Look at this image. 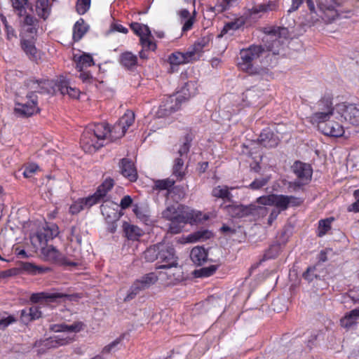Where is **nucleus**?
<instances>
[{"label":"nucleus","mask_w":359,"mask_h":359,"mask_svg":"<svg viewBox=\"0 0 359 359\" xmlns=\"http://www.w3.org/2000/svg\"><path fill=\"white\" fill-rule=\"evenodd\" d=\"M163 218L170 222L168 232L172 234L180 233L186 224H197L207 217H203L202 212L189 209L184 205L177 206L170 205L162 212Z\"/></svg>","instance_id":"obj_1"},{"label":"nucleus","mask_w":359,"mask_h":359,"mask_svg":"<svg viewBox=\"0 0 359 359\" xmlns=\"http://www.w3.org/2000/svg\"><path fill=\"white\" fill-rule=\"evenodd\" d=\"M109 125L106 123L90 124L83 130L80 140L82 149L86 153L95 152L108 140Z\"/></svg>","instance_id":"obj_2"},{"label":"nucleus","mask_w":359,"mask_h":359,"mask_svg":"<svg viewBox=\"0 0 359 359\" xmlns=\"http://www.w3.org/2000/svg\"><path fill=\"white\" fill-rule=\"evenodd\" d=\"M198 91L197 83L195 81H188L182 87V90L175 97H170L159 106L156 115L158 117H165L180 109L183 102L194 96Z\"/></svg>","instance_id":"obj_3"},{"label":"nucleus","mask_w":359,"mask_h":359,"mask_svg":"<svg viewBox=\"0 0 359 359\" xmlns=\"http://www.w3.org/2000/svg\"><path fill=\"white\" fill-rule=\"evenodd\" d=\"M265 51L266 49L262 45L256 44L241 49L238 57V69L250 75L258 74L259 68L257 67V62Z\"/></svg>","instance_id":"obj_4"},{"label":"nucleus","mask_w":359,"mask_h":359,"mask_svg":"<svg viewBox=\"0 0 359 359\" xmlns=\"http://www.w3.org/2000/svg\"><path fill=\"white\" fill-rule=\"evenodd\" d=\"M85 325L81 321H76L72 325L65 323L55 325L53 327L55 332L60 334L54 335L43 341V346L47 348H55L65 346L74 341V335L70 336L66 332L77 333L83 330Z\"/></svg>","instance_id":"obj_5"},{"label":"nucleus","mask_w":359,"mask_h":359,"mask_svg":"<svg viewBox=\"0 0 359 359\" xmlns=\"http://www.w3.org/2000/svg\"><path fill=\"white\" fill-rule=\"evenodd\" d=\"M333 97L330 94L324 95L315 104L316 111L309 116V121L315 125L326 122L334 115Z\"/></svg>","instance_id":"obj_6"},{"label":"nucleus","mask_w":359,"mask_h":359,"mask_svg":"<svg viewBox=\"0 0 359 359\" xmlns=\"http://www.w3.org/2000/svg\"><path fill=\"white\" fill-rule=\"evenodd\" d=\"M59 233L58 227L55 224H46L41 229H39L36 233L30 236L32 245L35 251H41L48 247V243L55 238Z\"/></svg>","instance_id":"obj_7"},{"label":"nucleus","mask_w":359,"mask_h":359,"mask_svg":"<svg viewBox=\"0 0 359 359\" xmlns=\"http://www.w3.org/2000/svg\"><path fill=\"white\" fill-rule=\"evenodd\" d=\"M178 257L174 247L165 243H159L156 269H177Z\"/></svg>","instance_id":"obj_8"},{"label":"nucleus","mask_w":359,"mask_h":359,"mask_svg":"<svg viewBox=\"0 0 359 359\" xmlns=\"http://www.w3.org/2000/svg\"><path fill=\"white\" fill-rule=\"evenodd\" d=\"M42 259L50 263L61 266H76L77 263L69 260L55 247L50 245L41 251Z\"/></svg>","instance_id":"obj_9"},{"label":"nucleus","mask_w":359,"mask_h":359,"mask_svg":"<svg viewBox=\"0 0 359 359\" xmlns=\"http://www.w3.org/2000/svg\"><path fill=\"white\" fill-rule=\"evenodd\" d=\"M27 101L25 102L16 101L14 111L20 117H30L39 112L38 107V96L32 93L26 95Z\"/></svg>","instance_id":"obj_10"},{"label":"nucleus","mask_w":359,"mask_h":359,"mask_svg":"<svg viewBox=\"0 0 359 359\" xmlns=\"http://www.w3.org/2000/svg\"><path fill=\"white\" fill-rule=\"evenodd\" d=\"M291 168L297 177L295 181L292 182L294 187H301L311 182L313 169L309 164L297 161L292 165Z\"/></svg>","instance_id":"obj_11"},{"label":"nucleus","mask_w":359,"mask_h":359,"mask_svg":"<svg viewBox=\"0 0 359 359\" xmlns=\"http://www.w3.org/2000/svg\"><path fill=\"white\" fill-rule=\"evenodd\" d=\"M336 111L346 123L355 126H359V105L342 102L337 105Z\"/></svg>","instance_id":"obj_12"},{"label":"nucleus","mask_w":359,"mask_h":359,"mask_svg":"<svg viewBox=\"0 0 359 359\" xmlns=\"http://www.w3.org/2000/svg\"><path fill=\"white\" fill-rule=\"evenodd\" d=\"M102 215L107 224V230L110 233H114L117 229V222L121 217L118 210V205L115 203L107 202L100 206Z\"/></svg>","instance_id":"obj_13"},{"label":"nucleus","mask_w":359,"mask_h":359,"mask_svg":"<svg viewBox=\"0 0 359 359\" xmlns=\"http://www.w3.org/2000/svg\"><path fill=\"white\" fill-rule=\"evenodd\" d=\"M25 86L29 90L27 93L48 94L52 92L53 83L51 80L48 79L31 77L25 80Z\"/></svg>","instance_id":"obj_14"},{"label":"nucleus","mask_w":359,"mask_h":359,"mask_svg":"<svg viewBox=\"0 0 359 359\" xmlns=\"http://www.w3.org/2000/svg\"><path fill=\"white\" fill-rule=\"evenodd\" d=\"M257 203L262 205H273L281 210L288 208V196L283 194H270L257 198Z\"/></svg>","instance_id":"obj_15"},{"label":"nucleus","mask_w":359,"mask_h":359,"mask_svg":"<svg viewBox=\"0 0 359 359\" xmlns=\"http://www.w3.org/2000/svg\"><path fill=\"white\" fill-rule=\"evenodd\" d=\"M318 126V130L325 135L332 137H340L344 134V126L334 121V120L329 119L326 122L320 123H316Z\"/></svg>","instance_id":"obj_16"},{"label":"nucleus","mask_w":359,"mask_h":359,"mask_svg":"<svg viewBox=\"0 0 359 359\" xmlns=\"http://www.w3.org/2000/svg\"><path fill=\"white\" fill-rule=\"evenodd\" d=\"M36 41V37L26 38V36H22L20 39V47L30 60L37 62L41 57L35 46Z\"/></svg>","instance_id":"obj_17"},{"label":"nucleus","mask_w":359,"mask_h":359,"mask_svg":"<svg viewBox=\"0 0 359 359\" xmlns=\"http://www.w3.org/2000/svg\"><path fill=\"white\" fill-rule=\"evenodd\" d=\"M39 27V20L31 15H27L22 22V32L20 37L26 36V38L36 37Z\"/></svg>","instance_id":"obj_18"},{"label":"nucleus","mask_w":359,"mask_h":359,"mask_svg":"<svg viewBox=\"0 0 359 359\" xmlns=\"http://www.w3.org/2000/svg\"><path fill=\"white\" fill-rule=\"evenodd\" d=\"M229 208L232 212V216L238 218L252 215L256 210H259L260 212H266V208L257 206L256 205L253 204L250 205H231L229 206Z\"/></svg>","instance_id":"obj_19"},{"label":"nucleus","mask_w":359,"mask_h":359,"mask_svg":"<svg viewBox=\"0 0 359 359\" xmlns=\"http://www.w3.org/2000/svg\"><path fill=\"white\" fill-rule=\"evenodd\" d=\"M72 295L57 292H41L33 293L30 297L31 302L38 303L41 301L45 300L48 302H54L57 299L67 298L71 299Z\"/></svg>","instance_id":"obj_20"},{"label":"nucleus","mask_w":359,"mask_h":359,"mask_svg":"<svg viewBox=\"0 0 359 359\" xmlns=\"http://www.w3.org/2000/svg\"><path fill=\"white\" fill-rule=\"evenodd\" d=\"M258 140L260 144L266 148L276 147L279 143L278 137L269 128L262 130Z\"/></svg>","instance_id":"obj_21"},{"label":"nucleus","mask_w":359,"mask_h":359,"mask_svg":"<svg viewBox=\"0 0 359 359\" xmlns=\"http://www.w3.org/2000/svg\"><path fill=\"white\" fill-rule=\"evenodd\" d=\"M121 174L130 182H135L137 179V169L133 162L128 158H123L119 163Z\"/></svg>","instance_id":"obj_22"},{"label":"nucleus","mask_w":359,"mask_h":359,"mask_svg":"<svg viewBox=\"0 0 359 359\" xmlns=\"http://www.w3.org/2000/svg\"><path fill=\"white\" fill-rule=\"evenodd\" d=\"M74 60L76 62V68L81 72L84 68L90 67L95 65L93 56L90 53L83 52L81 55H74Z\"/></svg>","instance_id":"obj_23"},{"label":"nucleus","mask_w":359,"mask_h":359,"mask_svg":"<svg viewBox=\"0 0 359 359\" xmlns=\"http://www.w3.org/2000/svg\"><path fill=\"white\" fill-rule=\"evenodd\" d=\"M119 62L125 69L132 71L137 65V57L132 52L126 51L120 55Z\"/></svg>","instance_id":"obj_24"},{"label":"nucleus","mask_w":359,"mask_h":359,"mask_svg":"<svg viewBox=\"0 0 359 359\" xmlns=\"http://www.w3.org/2000/svg\"><path fill=\"white\" fill-rule=\"evenodd\" d=\"M358 319L359 307L346 313L344 316L340 319V325L346 330H349L356 324Z\"/></svg>","instance_id":"obj_25"},{"label":"nucleus","mask_w":359,"mask_h":359,"mask_svg":"<svg viewBox=\"0 0 359 359\" xmlns=\"http://www.w3.org/2000/svg\"><path fill=\"white\" fill-rule=\"evenodd\" d=\"M208 251L203 247H194L190 253L191 261L198 266L203 265L208 260Z\"/></svg>","instance_id":"obj_26"},{"label":"nucleus","mask_w":359,"mask_h":359,"mask_svg":"<svg viewBox=\"0 0 359 359\" xmlns=\"http://www.w3.org/2000/svg\"><path fill=\"white\" fill-rule=\"evenodd\" d=\"M279 8L278 0L269 1L266 4H260L254 6L251 12L252 14H258L259 13H268L270 11H276Z\"/></svg>","instance_id":"obj_27"},{"label":"nucleus","mask_w":359,"mask_h":359,"mask_svg":"<svg viewBox=\"0 0 359 359\" xmlns=\"http://www.w3.org/2000/svg\"><path fill=\"white\" fill-rule=\"evenodd\" d=\"M157 280L158 276L155 273L151 272L144 275L140 279L136 280L134 283L142 291L150 287L151 285L155 284Z\"/></svg>","instance_id":"obj_28"},{"label":"nucleus","mask_w":359,"mask_h":359,"mask_svg":"<svg viewBox=\"0 0 359 359\" xmlns=\"http://www.w3.org/2000/svg\"><path fill=\"white\" fill-rule=\"evenodd\" d=\"M114 182L111 178H107L97 189L95 194L103 201V203L109 202L105 199L109 191L113 188Z\"/></svg>","instance_id":"obj_29"},{"label":"nucleus","mask_w":359,"mask_h":359,"mask_svg":"<svg viewBox=\"0 0 359 359\" xmlns=\"http://www.w3.org/2000/svg\"><path fill=\"white\" fill-rule=\"evenodd\" d=\"M35 11L39 18L46 20L49 17L51 11L49 0H36Z\"/></svg>","instance_id":"obj_30"},{"label":"nucleus","mask_w":359,"mask_h":359,"mask_svg":"<svg viewBox=\"0 0 359 359\" xmlns=\"http://www.w3.org/2000/svg\"><path fill=\"white\" fill-rule=\"evenodd\" d=\"M87 32L88 27L86 25L83 19H79L76 22L73 27V41L74 42L79 41Z\"/></svg>","instance_id":"obj_31"},{"label":"nucleus","mask_w":359,"mask_h":359,"mask_svg":"<svg viewBox=\"0 0 359 359\" xmlns=\"http://www.w3.org/2000/svg\"><path fill=\"white\" fill-rule=\"evenodd\" d=\"M124 232L129 240H138L143 234L142 230L137 226L126 223L123 225Z\"/></svg>","instance_id":"obj_32"},{"label":"nucleus","mask_w":359,"mask_h":359,"mask_svg":"<svg viewBox=\"0 0 359 359\" xmlns=\"http://www.w3.org/2000/svg\"><path fill=\"white\" fill-rule=\"evenodd\" d=\"M193 139L194 135L191 132L187 133L182 138V144L177 151V153L180 157H182L189 153Z\"/></svg>","instance_id":"obj_33"},{"label":"nucleus","mask_w":359,"mask_h":359,"mask_svg":"<svg viewBox=\"0 0 359 359\" xmlns=\"http://www.w3.org/2000/svg\"><path fill=\"white\" fill-rule=\"evenodd\" d=\"M124 126H122L118 122L116 123L114 126L109 128V133H108V140L109 141H115L117 139L121 138L126 133Z\"/></svg>","instance_id":"obj_34"},{"label":"nucleus","mask_w":359,"mask_h":359,"mask_svg":"<svg viewBox=\"0 0 359 359\" xmlns=\"http://www.w3.org/2000/svg\"><path fill=\"white\" fill-rule=\"evenodd\" d=\"M172 175H174L179 181H181L185 175L184 170V160L181 157L176 158L174 161Z\"/></svg>","instance_id":"obj_35"},{"label":"nucleus","mask_w":359,"mask_h":359,"mask_svg":"<svg viewBox=\"0 0 359 359\" xmlns=\"http://www.w3.org/2000/svg\"><path fill=\"white\" fill-rule=\"evenodd\" d=\"M62 95H68L70 97L77 99L79 97L80 90L76 88H72L66 82H62L58 86Z\"/></svg>","instance_id":"obj_36"},{"label":"nucleus","mask_w":359,"mask_h":359,"mask_svg":"<svg viewBox=\"0 0 359 359\" xmlns=\"http://www.w3.org/2000/svg\"><path fill=\"white\" fill-rule=\"evenodd\" d=\"M130 27L140 39L144 35H151V31L147 25L139 22H132Z\"/></svg>","instance_id":"obj_37"},{"label":"nucleus","mask_w":359,"mask_h":359,"mask_svg":"<svg viewBox=\"0 0 359 359\" xmlns=\"http://www.w3.org/2000/svg\"><path fill=\"white\" fill-rule=\"evenodd\" d=\"M25 268L32 275L44 274L52 271L49 266H37L32 263H27Z\"/></svg>","instance_id":"obj_38"},{"label":"nucleus","mask_w":359,"mask_h":359,"mask_svg":"<svg viewBox=\"0 0 359 359\" xmlns=\"http://www.w3.org/2000/svg\"><path fill=\"white\" fill-rule=\"evenodd\" d=\"M158 247L159 243L149 247L144 252V258L147 262H152L155 260L158 261Z\"/></svg>","instance_id":"obj_39"},{"label":"nucleus","mask_w":359,"mask_h":359,"mask_svg":"<svg viewBox=\"0 0 359 359\" xmlns=\"http://www.w3.org/2000/svg\"><path fill=\"white\" fill-rule=\"evenodd\" d=\"M183 53L180 51H175L172 53L168 58V62L171 66H178L180 65L187 64L184 59Z\"/></svg>","instance_id":"obj_40"},{"label":"nucleus","mask_w":359,"mask_h":359,"mask_svg":"<svg viewBox=\"0 0 359 359\" xmlns=\"http://www.w3.org/2000/svg\"><path fill=\"white\" fill-rule=\"evenodd\" d=\"M212 195L215 198L222 199H230L231 196L229 189L226 186L215 187L212 191Z\"/></svg>","instance_id":"obj_41"},{"label":"nucleus","mask_w":359,"mask_h":359,"mask_svg":"<svg viewBox=\"0 0 359 359\" xmlns=\"http://www.w3.org/2000/svg\"><path fill=\"white\" fill-rule=\"evenodd\" d=\"M217 269V267L215 265H210L208 267H203L195 270L194 275L197 278H206L212 276Z\"/></svg>","instance_id":"obj_42"},{"label":"nucleus","mask_w":359,"mask_h":359,"mask_svg":"<svg viewBox=\"0 0 359 359\" xmlns=\"http://www.w3.org/2000/svg\"><path fill=\"white\" fill-rule=\"evenodd\" d=\"M212 236L211 231L208 230H201L194 232L188 237L189 242H196L210 238Z\"/></svg>","instance_id":"obj_43"},{"label":"nucleus","mask_w":359,"mask_h":359,"mask_svg":"<svg viewBox=\"0 0 359 359\" xmlns=\"http://www.w3.org/2000/svg\"><path fill=\"white\" fill-rule=\"evenodd\" d=\"M134 121L135 114L132 111H127L118 122L122 126H124V128L127 130L133 124Z\"/></svg>","instance_id":"obj_44"},{"label":"nucleus","mask_w":359,"mask_h":359,"mask_svg":"<svg viewBox=\"0 0 359 359\" xmlns=\"http://www.w3.org/2000/svg\"><path fill=\"white\" fill-rule=\"evenodd\" d=\"M175 183V180L170 178H166L165 180H158L155 181L154 182V189L159 191H169L170 189L173 187Z\"/></svg>","instance_id":"obj_45"},{"label":"nucleus","mask_w":359,"mask_h":359,"mask_svg":"<svg viewBox=\"0 0 359 359\" xmlns=\"http://www.w3.org/2000/svg\"><path fill=\"white\" fill-rule=\"evenodd\" d=\"M183 54L187 64L198 60L201 56V52L196 50L194 45Z\"/></svg>","instance_id":"obj_46"},{"label":"nucleus","mask_w":359,"mask_h":359,"mask_svg":"<svg viewBox=\"0 0 359 359\" xmlns=\"http://www.w3.org/2000/svg\"><path fill=\"white\" fill-rule=\"evenodd\" d=\"M243 100L246 102L248 105L255 104L259 98V95L255 90L248 89L243 94Z\"/></svg>","instance_id":"obj_47"},{"label":"nucleus","mask_w":359,"mask_h":359,"mask_svg":"<svg viewBox=\"0 0 359 359\" xmlns=\"http://www.w3.org/2000/svg\"><path fill=\"white\" fill-rule=\"evenodd\" d=\"M151 35H144L140 39V44L143 49L154 51L156 49V44L151 40Z\"/></svg>","instance_id":"obj_48"},{"label":"nucleus","mask_w":359,"mask_h":359,"mask_svg":"<svg viewBox=\"0 0 359 359\" xmlns=\"http://www.w3.org/2000/svg\"><path fill=\"white\" fill-rule=\"evenodd\" d=\"M333 218L320 219L318 222V236L321 237L326 234V233L331 229V222Z\"/></svg>","instance_id":"obj_49"},{"label":"nucleus","mask_w":359,"mask_h":359,"mask_svg":"<svg viewBox=\"0 0 359 359\" xmlns=\"http://www.w3.org/2000/svg\"><path fill=\"white\" fill-rule=\"evenodd\" d=\"M91 0H77L76 11L79 15H84L90 7Z\"/></svg>","instance_id":"obj_50"},{"label":"nucleus","mask_w":359,"mask_h":359,"mask_svg":"<svg viewBox=\"0 0 359 359\" xmlns=\"http://www.w3.org/2000/svg\"><path fill=\"white\" fill-rule=\"evenodd\" d=\"M39 170H40V168L36 163H28L25 165L22 175L25 178H30Z\"/></svg>","instance_id":"obj_51"},{"label":"nucleus","mask_w":359,"mask_h":359,"mask_svg":"<svg viewBox=\"0 0 359 359\" xmlns=\"http://www.w3.org/2000/svg\"><path fill=\"white\" fill-rule=\"evenodd\" d=\"M12 6L15 11L19 16H22L26 13L25 5L27 4V0H11Z\"/></svg>","instance_id":"obj_52"},{"label":"nucleus","mask_w":359,"mask_h":359,"mask_svg":"<svg viewBox=\"0 0 359 359\" xmlns=\"http://www.w3.org/2000/svg\"><path fill=\"white\" fill-rule=\"evenodd\" d=\"M243 22L239 20L229 22L224 26L221 31V34L222 35H224L227 34L230 30H237L243 25Z\"/></svg>","instance_id":"obj_53"},{"label":"nucleus","mask_w":359,"mask_h":359,"mask_svg":"<svg viewBox=\"0 0 359 359\" xmlns=\"http://www.w3.org/2000/svg\"><path fill=\"white\" fill-rule=\"evenodd\" d=\"M212 40V36L210 35H205L200 39H198L195 43L194 46H196V50H199L201 53L203 52V48L208 47L209 46L210 42Z\"/></svg>","instance_id":"obj_54"},{"label":"nucleus","mask_w":359,"mask_h":359,"mask_svg":"<svg viewBox=\"0 0 359 359\" xmlns=\"http://www.w3.org/2000/svg\"><path fill=\"white\" fill-rule=\"evenodd\" d=\"M269 177H260L255 179L252 183L249 184L247 187L252 190H258L264 187L268 182L269 181Z\"/></svg>","instance_id":"obj_55"},{"label":"nucleus","mask_w":359,"mask_h":359,"mask_svg":"<svg viewBox=\"0 0 359 359\" xmlns=\"http://www.w3.org/2000/svg\"><path fill=\"white\" fill-rule=\"evenodd\" d=\"M271 37H275V39H271V44L268 45L266 46L267 51H271L273 54H278L279 47L280 46V37H277L276 33L271 35Z\"/></svg>","instance_id":"obj_56"},{"label":"nucleus","mask_w":359,"mask_h":359,"mask_svg":"<svg viewBox=\"0 0 359 359\" xmlns=\"http://www.w3.org/2000/svg\"><path fill=\"white\" fill-rule=\"evenodd\" d=\"M142 290L140 289L137 285L133 283L130 286L127 295L123 299L124 302H129L135 298V297L141 292Z\"/></svg>","instance_id":"obj_57"},{"label":"nucleus","mask_w":359,"mask_h":359,"mask_svg":"<svg viewBox=\"0 0 359 359\" xmlns=\"http://www.w3.org/2000/svg\"><path fill=\"white\" fill-rule=\"evenodd\" d=\"M81 199L84 203L85 207L87 208H89L102 201L95 193L93 195L86 198H82Z\"/></svg>","instance_id":"obj_58"},{"label":"nucleus","mask_w":359,"mask_h":359,"mask_svg":"<svg viewBox=\"0 0 359 359\" xmlns=\"http://www.w3.org/2000/svg\"><path fill=\"white\" fill-rule=\"evenodd\" d=\"M85 208L86 207L83 202L82 201V199L79 198L70 205L69 212L72 215H76Z\"/></svg>","instance_id":"obj_59"},{"label":"nucleus","mask_w":359,"mask_h":359,"mask_svg":"<svg viewBox=\"0 0 359 359\" xmlns=\"http://www.w3.org/2000/svg\"><path fill=\"white\" fill-rule=\"evenodd\" d=\"M353 196L355 201L348 206L347 210L350 212H359V189L354 191Z\"/></svg>","instance_id":"obj_60"},{"label":"nucleus","mask_w":359,"mask_h":359,"mask_svg":"<svg viewBox=\"0 0 359 359\" xmlns=\"http://www.w3.org/2000/svg\"><path fill=\"white\" fill-rule=\"evenodd\" d=\"M17 321L16 318L14 316H8V317L0 319V330H5L10 325Z\"/></svg>","instance_id":"obj_61"},{"label":"nucleus","mask_w":359,"mask_h":359,"mask_svg":"<svg viewBox=\"0 0 359 359\" xmlns=\"http://www.w3.org/2000/svg\"><path fill=\"white\" fill-rule=\"evenodd\" d=\"M29 311V316L31 318L29 319H32V320L39 319L41 316V311L40 308L37 306H32L29 308H27Z\"/></svg>","instance_id":"obj_62"},{"label":"nucleus","mask_w":359,"mask_h":359,"mask_svg":"<svg viewBox=\"0 0 359 359\" xmlns=\"http://www.w3.org/2000/svg\"><path fill=\"white\" fill-rule=\"evenodd\" d=\"M123 337L121 336L118 338L116 339L114 341H113L109 344L105 346L102 351V353H109L118 344L121 343V341L123 340Z\"/></svg>","instance_id":"obj_63"},{"label":"nucleus","mask_w":359,"mask_h":359,"mask_svg":"<svg viewBox=\"0 0 359 359\" xmlns=\"http://www.w3.org/2000/svg\"><path fill=\"white\" fill-rule=\"evenodd\" d=\"M30 318L31 316H29V311L27 308L20 311V319L22 323L27 325L31 321H33L32 319H29Z\"/></svg>","instance_id":"obj_64"}]
</instances>
